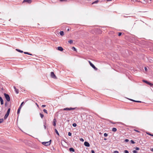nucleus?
Segmentation results:
<instances>
[{
  "label": "nucleus",
  "mask_w": 153,
  "mask_h": 153,
  "mask_svg": "<svg viewBox=\"0 0 153 153\" xmlns=\"http://www.w3.org/2000/svg\"><path fill=\"white\" fill-rule=\"evenodd\" d=\"M130 100H131V101H134H134H135V100H133L132 99H130Z\"/></svg>",
  "instance_id": "nucleus-50"
},
{
  "label": "nucleus",
  "mask_w": 153,
  "mask_h": 153,
  "mask_svg": "<svg viewBox=\"0 0 153 153\" xmlns=\"http://www.w3.org/2000/svg\"><path fill=\"white\" fill-rule=\"evenodd\" d=\"M84 144L85 146L86 147H89L90 146L89 143L87 141H85L84 142Z\"/></svg>",
  "instance_id": "nucleus-7"
},
{
  "label": "nucleus",
  "mask_w": 153,
  "mask_h": 153,
  "mask_svg": "<svg viewBox=\"0 0 153 153\" xmlns=\"http://www.w3.org/2000/svg\"><path fill=\"white\" fill-rule=\"evenodd\" d=\"M130 142L132 144H134L135 143V142L133 140H131L130 141Z\"/></svg>",
  "instance_id": "nucleus-28"
},
{
  "label": "nucleus",
  "mask_w": 153,
  "mask_h": 153,
  "mask_svg": "<svg viewBox=\"0 0 153 153\" xmlns=\"http://www.w3.org/2000/svg\"><path fill=\"white\" fill-rule=\"evenodd\" d=\"M68 42L70 44H71L73 43V40H70L68 41Z\"/></svg>",
  "instance_id": "nucleus-20"
},
{
  "label": "nucleus",
  "mask_w": 153,
  "mask_h": 153,
  "mask_svg": "<svg viewBox=\"0 0 153 153\" xmlns=\"http://www.w3.org/2000/svg\"><path fill=\"white\" fill-rule=\"evenodd\" d=\"M149 60H151V61H150L151 62H153V58H150V59H149Z\"/></svg>",
  "instance_id": "nucleus-29"
},
{
  "label": "nucleus",
  "mask_w": 153,
  "mask_h": 153,
  "mask_svg": "<svg viewBox=\"0 0 153 153\" xmlns=\"http://www.w3.org/2000/svg\"><path fill=\"white\" fill-rule=\"evenodd\" d=\"M55 132L58 135V136H59V133L58 131H57V130H56V129H55Z\"/></svg>",
  "instance_id": "nucleus-18"
},
{
  "label": "nucleus",
  "mask_w": 153,
  "mask_h": 153,
  "mask_svg": "<svg viewBox=\"0 0 153 153\" xmlns=\"http://www.w3.org/2000/svg\"><path fill=\"white\" fill-rule=\"evenodd\" d=\"M69 29H68V31H69Z\"/></svg>",
  "instance_id": "nucleus-56"
},
{
  "label": "nucleus",
  "mask_w": 153,
  "mask_h": 153,
  "mask_svg": "<svg viewBox=\"0 0 153 153\" xmlns=\"http://www.w3.org/2000/svg\"><path fill=\"white\" fill-rule=\"evenodd\" d=\"M10 108L8 109L6 114L4 116V119H6L10 113Z\"/></svg>",
  "instance_id": "nucleus-2"
},
{
  "label": "nucleus",
  "mask_w": 153,
  "mask_h": 153,
  "mask_svg": "<svg viewBox=\"0 0 153 153\" xmlns=\"http://www.w3.org/2000/svg\"><path fill=\"white\" fill-rule=\"evenodd\" d=\"M51 77L54 79H56L57 77L56 75H55L54 73L53 72H51Z\"/></svg>",
  "instance_id": "nucleus-5"
},
{
  "label": "nucleus",
  "mask_w": 153,
  "mask_h": 153,
  "mask_svg": "<svg viewBox=\"0 0 153 153\" xmlns=\"http://www.w3.org/2000/svg\"><path fill=\"white\" fill-rule=\"evenodd\" d=\"M68 134L69 136H71V133L70 132H69Z\"/></svg>",
  "instance_id": "nucleus-35"
},
{
  "label": "nucleus",
  "mask_w": 153,
  "mask_h": 153,
  "mask_svg": "<svg viewBox=\"0 0 153 153\" xmlns=\"http://www.w3.org/2000/svg\"><path fill=\"white\" fill-rule=\"evenodd\" d=\"M46 106V105H42V107H44Z\"/></svg>",
  "instance_id": "nucleus-46"
},
{
  "label": "nucleus",
  "mask_w": 153,
  "mask_h": 153,
  "mask_svg": "<svg viewBox=\"0 0 153 153\" xmlns=\"http://www.w3.org/2000/svg\"><path fill=\"white\" fill-rule=\"evenodd\" d=\"M88 62H89V63L90 65H91V64L92 63L91 62L89 61H88Z\"/></svg>",
  "instance_id": "nucleus-47"
},
{
  "label": "nucleus",
  "mask_w": 153,
  "mask_h": 153,
  "mask_svg": "<svg viewBox=\"0 0 153 153\" xmlns=\"http://www.w3.org/2000/svg\"><path fill=\"white\" fill-rule=\"evenodd\" d=\"M95 70H97V68L95 67L94 65L92 63L90 65Z\"/></svg>",
  "instance_id": "nucleus-8"
},
{
  "label": "nucleus",
  "mask_w": 153,
  "mask_h": 153,
  "mask_svg": "<svg viewBox=\"0 0 153 153\" xmlns=\"http://www.w3.org/2000/svg\"><path fill=\"white\" fill-rule=\"evenodd\" d=\"M123 16V17H126V16H125V15H124V16Z\"/></svg>",
  "instance_id": "nucleus-55"
},
{
  "label": "nucleus",
  "mask_w": 153,
  "mask_h": 153,
  "mask_svg": "<svg viewBox=\"0 0 153 153\" xmlns=\"http://www.w3.org/2000/svg\"><path fill=\"white\" fill-rule=\"evenodd\" d=\"M133 153H137V152L136 150H134L133 151Z\"/></svg>",
  "instance_id": "nucleus-32"
},
{
  "label": "nucleus",
  "mask_w": 153,
  "mask_h": 153,
  "mask_svg": "<svg viewBox=\"0 0 153 153\" xmlns=\"http://www.w3.org/2000/svg\"><path fill=\"white\" fill-rule=\"evenodd\" d=\"M24 102H22L21 105H20L19 107V108L17 112V114H19L21 109L22 107V105L24 104Z\"/></svg>",
  "instance_id": "nucleus-4"
},
{
  "label": "nucleus",
  "mask_w": 153,
  "mask_h": 153,
  "mask_svg": "<svg viewBox=\"0 0 153 153\" xmlns=\"http://www.w3.org/2000/svg\"><path fill=\"white\" fill-rule=\"evenodd\" d=\"M104 140H107V139H106V138H104Z\"/></svg>",
  "instance_id": "nucleus-54"
},
{
  "label": "nucleus",
  "mask_w": 153,
  "mask_h": 153,
  "mask_svg": "<svg viewBox=\"0 0 153 153\" xmlns=\"http://www.w3.org/2000/svg\"><path fill=\"white\" fill-rule=\"evenodd\" d=\"M143 82H145L146 84H148V85H149L151 86H152L153 85V84L152 83L149 82L147 81L144 80H143Z\"/></svg>",
  "instance_id": "nucleus-6"
},
{
  "label": "nucleus",
  "mask_w": 153,
  "mask_h": 153,
  "mask_svg": "<svg viewBox=\"0 0 153 153\" xmlns=\"http://www.w3.org/2000/svg\"><path fill=\"white\" fill-rule=\"evenodd\" d=\"M145 70L146 71H147V69L146 67H145Z\"/></svg>",
  "instance_id": "nucleus-45"
},
{
  "label": "nucleus",
  "mask_w": 153,
  "mask_h": 153,
  "mask_svg": "<svg viewBox=\"0 0 153 153\" xmlns=\"http://www.w3.org/2000/svg\"><path fill=\"white\" fill-rule=\"evenodd\" d=\"M111 123L113 124H115L116 123L115 122H111Z\"/></svg>",
  "instance_id": "nucleus-48"
},
{
  "label": "nucleus",
  "mask_w": 153,
  "mask_h": 153,
  "mask_svg": "<svg viewBox=\"0 0 153 153\" xmlns=\"http://www.w3.org/2000/svg\"><path fill=\"white\" fill-rule=\"evenodd\" d=\"M44 127L45 128V129L46 128V126L45 125H44Z\"/></svg>",
  "instance_id": "nucleus-49"
},
{
  "label": "nucleus",
  "mask_w": 153,
  "mask_h": 153,
  "mask_svg": "<svg viewBox=\"0 0 153 153\" xmlns=\"http://www.w3.org/2000/svg\"><path fill=\"white\" fill-rule=\"evenodd\" d=\"M104 135L105 137H106L108 136V134L106 133H105L104 134Z\"/></svg>",
  "instance_id": "nucleus-33"
},
{
  "label": "nucleus",
  "mask_w": 153,
  "mask_h": 153,
  "mask_svg": "<svg viewBox=\"0 0 153 153\" xmlns=\"http://www.w3.org/2000/svg\"><path fill=\"white\" fill-rule=\"evenodd\" d=\"M117 129L115 128H112V131H113L115 132L117 131Z\"/></svg>",
  "instance_id": "nucleus-17"
},
{
  "label": "nucleus",
  "mask_w": 153,
  "mask_h": 153,
  "mask_svg": "<svg viewBox=\"0 0 153 153\" xmlns=\"http://www.w3.org/2000/svg\"><path fill=\"white\" fill-rule=\"evenodd\" d=\"M56 121L55 118L53 120V125L54 126H55L56 125Z\"/></svg>",
  "instance_id": "nucleus-10"
},
{
  "label": "nucleus",
  "mask_w": 153,
  "mask_h": 153,
  "mask_svg": "<svg viewBox=\"0 0 153 153\" xmlns=\"http://www.w3.org/2000/svg\"><path fill=\"white\" fill-rule=\"evenodd\" d=\"M61 36H63L64 34V33L63 31H60L59 32Z\"/></svg>",
  "instance_id": "nucleus-15"
},
{
  "label": "nucleus",
  "mask_w": 153,
  "mask_h": 153,
  "mask_svg": "<svg viewBox=\"0 0 153 153\" xmlns=\"http://www.w3.org/2000/svg\"><path fill=\"white\" fill-rule=\"evenodd\" d=\"M114 153H119V152L117 151H114Z\"/></svg>",
  "instance_id": "nucleus-39"
},
{
  "label": "nucleus",
  "mask_w": 153,
  "mask_h": 153,
  "mask_svg": "<svg viewBox=\"0 0 153 153\" xmlns=\"http://www.w3.org/2000/svg\"><path fill=\"white\" fill-rule=\"evenodd\" d=\"M43 111H44L45 113H46V114H48V112H47V110L46 109H44L43 110Z\"/></svg>",
  "instance_id": "nucleus-25"
},
{
  "label": "nucleus",
  "mask_w": 153,
  "mask_h": 153,
  "mask_svg": "<svg viewBox=\"0 0 153 153\" xmlns=\"http://www.w3.org/2000/svg\"><path fill=\"white\" fill-rule=\"evenodd\" d=\"M135 149L136 150H139L140 149L139 148L137 147H136Z\"/></svg>",
  "instance_id": "nucleus-34"
},
{
  "label": "nucleus",
  "mask_w": 153,
  "mask_h": 153,
  "mask_svg": "<svg viewBox=\"0 0 153 153\" xmlns=\"http://www.w3.org/2000/svg\"><path fill=\"white\" fill-rule=\"evenodd\" d=\"M134 130L135 131H136V132H140V131H139L137 130H136V129H134Z\"/></svg>",
  "instance_id": "nucleus-40"
},
{
  "label": "nucleus",
  "mask_w": 153,
  "mask_h": 153,
  "mask_svg": "<svg viewBox=\"0 0 153 153\" xmlns=\"http://www.w3.org/2000/svg\"><path fill=\"white\" fill-rule=\"evenodd\" d=\"M70 108V110H74L75 108Z\"/></svg>",
  "instance_id": "nucleus-31"
},
{
  "label": "nucleus",
  "mask_w": 153,
  "mask_h": 153,
  "mask_svg": "<svg viewBox=\"0 0 153 153\" xmlns=\"http://www.w3.org/2000/svg\"><path fill=\"white\" fill-rule=\"evenodd\" d=\"M4 121V120L3 119H0V123H2Z\"/></svg>",
  "instance_id": "nucleus-27"
},
{
  "label": "nucleus",
  "mask_w": 153,
  "mask_h": 153,
  "mask_svg": "<svg viewBox=\"0 0 153 153\" xmlns=\"http://www.w3.org/2000/svg\"><path fill=\"white\" fill-rule=\"evenodd\" d=\"M4 95L5 97V98L7 100L8 102L10 101V97L8 94H7L6 93L4 94Z\"/></svg>",
  "instance_id": "nucleus-3"
},
{
  "label": "nucleus",
  "mask_w": 153,
  "mask_h": 153,
  "mask_svg": "<svg viewBox=\"0 0 153 153\" xmlns=\"http://www.w3.org/2000/svg\"><path fill=\"white\" fill-rule=\"evenodd\" d=\"M112 0H106V1H112Z\"/></svg>",
  "instance_id": "nucleus-53"
},
{
  "label": "nucleus",
  "mask_w": 153,
  "mask_h": 153,
  "mask_svg": "<svg viewBox=\"0 0 153 153\" xmlns=\"http://www.w3.org/2000/svg\"><path fill=\"white\" fill-rule=\"evenodd\" d=\"M125 153H129L128 151V150H125L124 151Z\"/></svg>",
  "instance_id": "nucleus-30"
},
{
  "label": "nucleus",
  "mask_w": 153,
  "mask_h": 153,
  "mask_svg": "<svg viewBox=\"0 0 153 153\" xmlns=\"http://www.w3.org/2000/svg\"><path fill=\"white\" fill-rule=\"evenodd\" d=\"M80 140L81 141H82V142H83V141H84V140L83 139H82V138H81V139H80Z\"/></svg>",
  "instance_id": "nucleus-42"
},
{
  "label": "nucleus",
  "mask_w": 153,
  "mask_h": 153,
  "mask_svg": "<svg viewBox=\"0 0 153 153\" xmlns=\"http://www.w3.org/2000/svg\"><path fill=\"white\" fill-rule=\"evenodd\" d=\"M24 53L25 54L29 55H32V54L29 53L28 52H24Z\"/></svg>",
  "instance_id": "nucleus-22"
},
{
  "label": "nucleus",
  "mask_w": 153,
  "mask_h": 153,
  "mask_svg": "<svg viewBox=\"0 0 153 153\" xmlns=\"http://www.w3.org/2000/svg\"><path fill=\"white\" fill-rule=\"evenodd\" d=\"M122 34V33H120V32L118 33V36H120Z\"/></svg>",
  "instance_id": "nucleus-43"
},
{
  "label": "nucleus",
  "mask_w": 153,
  "mask_h": 153,
  "mask_svg": "<svg viewBox=\"0 0 153 153\" xmlns=\"http://www.w3.org/2000/svg\"><path fill=\"white\" fill-rule=\"evenodd\" d=\"M67 0H60V1H67Z\"/></svg>",
  "instance_id": "nucleus-41"
},
{
  "label": "nucleus",
  "mask_w": 153,
  "mask_h": 153,
  "mask_svg": "<svg viewBox=\"0 0 153 153\" xmlns=\"http://www.w3.org/2000/svg\"><path fill=\"white\" fill-rule=\"evenodd\" d=\"M98 1H99L98 0H97V1H94V2H93L92 3V4H97V3L98 2Z\"/></svg>",
  "instance_id": "nucleus-16"
},
{
  "label": "nucleus",
  "mask_w": 153,
  "mask_h": 153,
  "mask_svg": "<svg viewBox=\"0 0 153 153\" xmlns=\"http://www.w3.org/2000/svg\"><path fill=\"white\" fill-rule=\"evenodd\" d=\"M58 50L62 51L63 50V48L62 47L59 46L58 47Z\"/></svg>",
  "instance_id": "nucleus-13"
},
{
  "label": "nucleus",
  "mask_w": 153,
  "mask_h": 153,
  "mask_svg": "<svg viewBox=\"0 0 153 153\" xmlns=\"http://www.w3.org/2000/svg\"><path fill=\"white\" fill-rule=\"evenodd\" d=\"M0 101L1 105H2L3 104H4L3 100L2 98L1 97H0Z\"/></svg>",
  "instance_id": "nucleus-12"
},
{
  "label": "nucleus",
  "mask_w": 153,
  "mask_h": 153,
  "mask_svg": "<svg viewBox=\"0 0 153 153\" xmlns=\"http://www.w3.org/2000/svg\"><path fill=\"white\" fill-rule=\"evenodd\" d=\"M32 2V1L31 0H24L23 2H27L28 3L30 4Z\"/></svg>",
  "instance_id": "nucleus-9"
},
{
  "label": "nucleus",
  "mask_w": 153,
  "mask_h": 153,
  "mask_svg": "<svg viewBox=\"0 0 153 153\" xmlns=\"http://www.w3.org/2000/svg\"><path fill=\"white\" fill-rule=\"evenodd\" d=\"M72 126H74V127H75L76 126H77V124L76 123H73V124H72Z\"/></svg>",
  "instance_id": "nucleus-26"
},
{
  "label": "nucleus",
  "mask_w": 153,
  "mask_h": 153,
  "mask_svg": "<svg viewBox=\"0 0 153 153\" xmlns=\"http://www.w3.org/2000/svg\"><path fill=\"white\" fill-rule=\"evenodd\" d=\"M13 88L15 89V91L16 92V93L17 94H18L19 92L18 89H16L15 86H14Z\"/></svg>",
  "instance_id": "nucleus-11"
},
{
  "label": "nucleus",
  "mask_w": 153,
  "mask_h": 153,
  "mask_svg": "<svg viewBox=\"0 0 153 153\" xmlns=\"http://www.w3.org/2000/svg\"><path fill=\"white\" fill-rule=\"evenodd\" d=\"M151 151H152L153 152V148H152V149H151Z\"/></svg>",
  "instance_id": "nucleus-51"
},
{
  "label": "nucleus",
  "mask_w": 153,
  "mask_h": 153,
  "mask_svg": "<svg viewBox=\"0 0 153 153\" xmlns=\"http://www.w3.org/2000/svg\"><path fill=\"white\" fill-rule=\"evenodd\" d=\"M40 117L42 118L43 117H44V115L41 113H40Z\"/></svg>",
  "instance_id": "nucleus-23"
},
{
  "label": "nucleus",
  "mask_w": 153,
  "mask_h": 153,
  "mask_svg": "<svg viewBox=\"0 0 153 153\" xmlns=\"http://www.w3.org/2000/svg\"><path fill=\"white\" fill-rule=\"evenodd\" d=\"M72 49L74 50V51H76V48H75L74 47H72Z\"/></svg>",
  "instance_id": "nucleus-24"
},
{
  "label": "nucleus",
  "mask_w": 153,
  "mask_h": 153,
  "mask_svg": "<svg viewBox=\"0 0 153 153\" xmlns=\"http://www.w3.org/2000/svg\"><path fill=\"white\" fill-rule=\"evenodd\" d=\"M147 134H148V135H149L150 136H153V134H150L149 133H147Z\"/></svg>",
  "instance_id": "nucleus-37"
},
{
  "label": "nucleus",
  "mask_w": 153,
  "mask_h": 153,
  "mask_svg": "<svg viewBox=\"0 0 153 153\" xmlns=\"http://www.w3.org/2000/svg\"><path fill=\"white\" fill-rule=\"evenodd\" d=\"M69 151L71 152H74V149L73 148H71L69 149Z\"/></svg>",
  "instance_id": "nucleus-14"
},
{
  "label": "nucleus",
  "mask_w": 153,
  "mask_h": 153,
  "mask_svg": "<svg viewBox=\"0 0 153 153\" xmlns=\"http://www.w3.org/2000/svg\"><path fill=\"white\" fill-rule=\"evenodd\" d=\"M51 140H50L49 141L43 142L42 143L43 145L45 146H48L50 145L51 143Z\"/></svg>",
  "instance_id": "nucleus-1"
},
{
  "label": "nucleus",
  "mask_w": 153,
  "mask_h": 153,
  "mask_svg": "<svg viewBox=\"0 0 153 153\" xmlns=\"http://www.w3.org/2000/svg\"><path fill=\"white\" fill-rule=\"evenodd\" d=\"M91 153H95V152L94 150H92L91 151Z\"/></svg>",
  "instance_id": "nucleus-44"
},
{
  "label": "nucleus",
  "mask_w": 153,
  "mask_h": 153,
  "mask_svg": "<svg viewBox=\"0 0 153 153\" xmlns=\"http://www.w3.org/2000/svg\"><path fill=\"white\" fill-rule=\"evenodd\" d=\"M125 141L126 142H128L129 141V140L128 139H126L125 140Z\"/></svg>",
  "instance_id": "nucleus-38"
},
{
  "label": "nucleus",
  "mask_w": 153,
  "mask_h": 153,
  "mask_svg": "<svg viewBox=\"0 0 153 153\" xmlns=\"http://www.w3.org/2000/svg\"><path fill=\"white\" fill-rule=\"evenodd\" d=\"M134 102H141V101H139L135 100V101H134Z\"/></svg>",
  "instance_id": "nucleus-36"
},
{
  "label": "nucleus",
  "mask_w": 153,
  "mask_h": 153,
  "mask_svg": "<svg viewBox=\"0 0 153 153\" xmlns=\"http://www.w3.org/2000/svg\"><path fill=\"white\" fill-rule=\"evenodd\" d=\"M7 102L5 103V106H6V105H7Z\"/></svg>",
  "instance_id": "nucleus-52"
},
{
  "label": "nucleus",
  "mask_w": 153,
  "mask_h": 153,
  "mask_svg": "<svg viewBox=\"0 0 153 153\" xmlns=\"http://www.w3.org/2000/svg\"><path fill=\"white\" fill-rule=\"evenodd\" d=\"M16 50L20 53H23V51H22L20 50L19 49H16Z\"/></svg>",
  "instance_id": "nucleus-19"
},
{
  "label": "nucleus",
  "mask_w": 153,
  "mask_h": 153,
  "mask_svg": "<svg viewBox=\"0 0 153 153\" xmlns=\"http://www.w3.org/2000/svg\"><path fill=\"white\" fill-rule=\"evenodd\" d=\"M63 110L64 111H68L70 110V108H64L63 109Z\"/></svg>",
  "instance_id": "nucleus-21"
}]
</instances>
